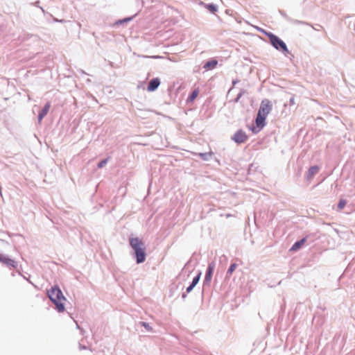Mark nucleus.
I'll list each match as a JSON object with an SVG mask.
<instances>
[{
    "label": "nucleus",
    "instance_id": "nucleus-2",
    "mask_svg": "<svg viewBox=\"0 0 355 355\" xmlns=\"http://www.w3.org/2000/svg\"><path fill=\"white\" fill-rule=\"evenodd\" d=\"M47 295L55 304V309L59 312H63L64 311V304L67 300L60 288L58 286H53L47 291Z\"/></svg>",
    "mask_w": 355,
    "mask_h": 355
},
{
    "label": "nucleus",
    "instance_id": "nucleus-19",
    "mask_svg": "<svg viewBox=\"0 0 355 355\" xmlns=\"http://www.w3.org/2000/svg\"><path fill=\"white\" fill-rule=\"evenodd\" d=\"M237 267L236 263H232L227 271V275H231Z\"/></svg>",
    "mask_w": 355,
    "mask_h": 355
},
{
    "label": "nucleus",
    "instance_id": "nucleus-18",
    "mask_svg": "<svg viewBox=\"0 0 355 355\" xmlns=\"http://www.w3.org/2000/svg\"><path fill=\"white\" fill-rule=\"evenodd\" d=\"M199 94L198 89H194L191 93L189 94L187 101L188 102H192L198 96Z\"/></svg>",
    "mask_w": 355,
    "mask_h": 355
},
{
    "label": "nucleus",
    "instance_id": "nucleus-28",
    "mask_svg": "<svg viewBox=\"0 0 355 355\" xmlns=\"http://www.w3.org/2000/svg\"><path fill=\"white\" fill-rule=\"evenodd\" d=\"M186 297H187V293H182V297L183 299H185V298H186Z\"/></svg>",
    "mask_w": 355,
    "mask_h": 355
},
{
    "label": "nucleus",
    "instance_id": "nucleus-7",
    "mask_svg": "<svg viewBox=\"0 0 355 355\" xmlns=\"http://www.w3.org/2000/svg\"><path fill=\"white\" fill-rule=\"evenodd\" d=\"M266 117L267 116L257 113L256 119H255V123H256L257 127L259 129L256 130V128H251V130L253 132L257 133V132H259L261 129H262L266 125Z\"/></svg>",
    "mask_w": 355,
    "mask_h": 355
},
{
    "label": "nucleus",
    "instance_id": "nucleus-10",
    "mask_svg": "<svg viewBox=\"0 0 355 355\" xmlns=\"http://www.w3.org/2000/svg\"><path fill=\"white\" fill-rule=\"evenodd\" d=\"M202 272L199 271L198 274L193 278L192 282L190 283L189 286L186 288V293H189L194 287L198 284Z\"/></svg>",
    "mask_w": 355,
    "mask_h": 355
},
{
    "label": "nucleus",
    "instance_id": "nucleus-26",
    "mask_svg": "<svg viewBox=\"0 0 355 355\" xmlns=\"http://www.w3.org/2000/svg\"><path fill=\"white\" fill-rule=\"evenodd\" d=\"M279 12H280L282 16H283L285 18H287V15H286V14L284 11L279 10Z\"/></svg>",
    "mask_w": 355,
    "mask_h": 355
},
{
    "label": "nucleus",
    "instance_id": "nucleus-15",
    "mask_svg": "<svg viewBox=\"0 0 355 355\" xmlns=\"http://www.w3.org/2000/svg\"><path fill=\"white\" fill-rule=\"evenodd\" d=\"M200 5H203L211 13L214 14L218 11V6L213 3H205L202 1L200 2Z\"/></svg>",
    "mask_w": 355,
    "mask_h": 355
},
{
    "label": "nucleus",
    "instance_id": "nucleus-17",
    "mask_svg": "<svg viewBox=\"0 0 355 355\" xmlns=\"http://www.w3.org/2000/svg\"><path fill=\"white\" fill-rule=\"evenodd\" d=\"M212 154L213 153L211 152L200 153H198V157H200L204 161H209L211 159Z\"/></svg>",
    "mask_w": 355,
    "mask_h": 355
},
{
    "label": "nucleus",
    "instance_id": "nucleus-23",
    "mask_svg": "<svg viewBox=\"0 0 355 355\" xmlns=\"http://www.w3.org/2000/svg\"><path fill=\"white\" fill-rule=\"evenodd\" d=\"M107 163V159H104L98 163V168L103 167Z\"/></svg>",
    "mask_w": 355,
    "mask_h": 355
},
{
    "label": "nucleus",
    "instance_id": "nucleus-20",
    "mask_svg": "<svg viewBox=\"0 0 355 355\" xmlns=\"http://www.w3.org/2000/svg\"><path fill=\"white\" fill-rule=\"evenodd\" d=\"M139 324L141 327H144L148 331H150V332L153 331V328L149 324V323H148L146 322H140Z\"/></svg>",
    "mask_w": 355,
    "mask_h": 355
},
{
    "label": "nucleus",
    "instance_id": "nucleus-1",
    "mask_svg": "<svg viewBox=\"0 0 355 355\" xmlns=\"http://www.w3.org/2000/svg\"><path fill=\"white\" fill-rule=\"evenodd\" d=\"M129 244L132 249V256L137 264L144 263L146 259V245L138 237H132L129 239Z\"/></svg>",
    "mask_w": 355,
    "mask_h": 355
},
{
    "label": "nucleus",
    "instance_id": "nucleus-6",
    "mask_svg": "<svg viewBox=\"0 0 355 355\" xmlns=\"http://www.w3.org/2000/svg\"><path fill=\"white\" fill-rule=\"evenodd\" d=\"M231 139L236 144H241L248 140V137L245 131H243L242 129H239L233 135Z\"/></svg>",
    "mask_w": 355,
    "mask_h": 355
},
{
    "label": "nucleus",
    "instance_id": "nucleus-3",
    "mask_svg": "<svg viewBox=\"0 0 355 355\" xmlns=\"http://www.w3.org/2000/svg\"><path fill=\"white\" fill-rule=\"evenodd\" d=\"M269 39L271 45L277 51L282 52L285 56L291 54L286 44L274 33L264 30H261Z\"/></svg>",
    "mask_w": 355,
    "mask_h": 355
},
{
    "label": "nucleus",
    "instance_id": "nucleus-24",
    "mask_svg": "<svg viewBox=\"0 0 355 355\" xmlns=\"http://www.w3.org/2000/svg\"><path fill=\"white\" fill-rule=\"evenodd\" d=\"M289 103H290L291 105H294L295 104L294 96H292V97L290 98Z\"/></svg>",
    "mask_w": 355,
    "mask_h": 355
},
{
    "label": "nucleus",
    "instance_id": "nucleus-5",
    "mask_svg": "<svg viewBox=\"0 0 355 355\" xmlns=\"http://www.w3.org/2000/svg\"><path fill=\"white\" fill-rule=\"evenodd\" d=\"M272 105L271 102L268 99L265 98V99L262 100L257 113L267 116L268 114L272 110Z\"/></svg>",
    "mask_w": 355,
    "mask_h": 355
},
{
    "label": "nucleus",
    "instance_id": "nucleus-4",
    "mask_svg": "<svg viewBox=\"0 0 355 355\" xmlns=\"http://www.w3.org/2000/svg\"><path fill=\"white\" fill-rule=\"evenodd\" d=\"M215 268V263L214 261L210 262L208 264L205 278L203 280V287L205 288L207 286H209L211 280L212 278L213 272Z\"/></svg>",
    "mask_w": 355,
    "mask_h": 355
},
{
    "label": "nucleus",
    "instance_id": "nucleus-16",
    "mask_svg": "<svg viewBox=\"0 0 355 355\" xmlns=\"http://www.w3.org/2000/svg\"><path fill=\"white\" fill-rule=\"evenodd\" d=\"M50 107H51L50 103H47L45 105V106L44 107V108L42 109V110L39 113V115H38L39 123H41L43 118L47 114V113L49 111Z\"/></svg>",
    "mask_w": 355,
    "mask_h": 355
},
{
    "label": "nucleus",
    "instance_id": "nucleus-8",
    "mask_svg": "<svg viewBox=\"0 0 355 355\" xmlns=\"http://www.w3.org/2000/svg\"><path fill=\"white\" fill-rule=\"evenodd\" d=\"M0 262L3 263L10 268H15L17 267V263L15 260L1 254H0Z\"/></svg>",
    "mask_w": 355,
    "mask_h": 355
},
{
    "label": "nucleus",
    "instance_id": "nucleus-27",
    "mask_svg": "<svg viewBox=\"0 0 355 355\" xmlns=\"http://www.w3.org/2000/svg\"><path fill=\"white\" fill-rule=\"evenodd\" d=\"M239 80H237V79H236V80H232V85H233V86H234V85H235L237 83H239Z\"/></svg>",
    "mask_w": 355,
    "mask_h": 355
},
{
    "label": "nucleus",
    "instance_id": "nucleus-11",
    "mask_svg": "<svg viewBox=\"0 0 355 355\" xmlns=\"http://www.w3.org/2000/svg\"><path fill=\"white\" fill-rule=\"evenodd\" d=\"M319 170L320 168L317 165L311 166L306 173V179L307 180H311L314 175L318 173Z\"/></svg>",
    "mask_w": 355,
    "mask_h": 355
},
{
    "label": "nucleus",
    "instance_id": "nucleus-25",
    "mask_svg": "<svg viewBox=\"0 0 355 355\" xmlns=\"http://www.w3.org/2000/svg\"><path fill=\"white\" fill-rule=\"evenodd\" d=\"M119 192H121V193H123V194L125 193V191H126L125 187H121L119 188Z\"/></svg>",
    "mask_w": 355,
    "mask_h": 355
},
{
    "label": "nucleus",
    "instance_id": "nucleus-21",
    "mask_svg": "<svg viewBox=\"0 0 355 355\" xmlns=\"http://www.w3.org/2000/svg\"><path fill=\"white\" fill-rule=\"evenodd\" d=\"M246 93V90L244 89H241L239 93L237 94V96L234 100V103H238L240 100V98L242 97V96Z\"/></svg>",
    "mask_w": 355,
    "mask_h": 355
},
{
    "label": "nucleus",
    "instance_id": "nucleus-12",
    "mask_svg": "<svg viewBox=\"0 0 355 355\" xmlns=\"http://www.w3.org/2000/svg\"><path fill=\"white\" fill-rule=\"evenodd\" d=\"M308 236H304L300 240L295 241L291 246L290 251H297L306 243Z\"/></svg>",
    "mask_w": 355,
    "mask_h": 355
},
{
    "label": "nucleus",
    "instance_id": "nucleus-9",
    "mask_svg": "<svg viewBox=\"0 0 355 355\" xmlns=\"http://www.w3.org/2000/svg\"><path fill=\"white\" fill-rule=\"evenodd\" d=\"M160 83L161 82L159 78H152L147 85V91L150 92L155 91L159 87Z\"/></svg>",
    "mask_w": 355,
    "mask_h": 355
},
{
    "label": "nucleus",
    "instance_id": "nucleus-13",
    "mask_svg": "<svg viewBox=\"0 0 355 355\" xmlns=\"http://www.w3.org/2000/svg\"><path fill=\"white\" fill-rule=\"evenodd\" d=\"M217 64L218 60L215 58H211L205 63L203 68L206 70H211L214 69Z\"/></svg>",
    "mask_w": 355,
    "mask_h": 355
},
{
    "label": "nucleus",
    "instance_id": "nucleus-14",
    "mask_svg": "<svg viewBox=\"0 0 355 355\" xmlns=\"http://www.w3.org/2000/svg\"><path fill=\"white\" fill-rule=\"evenodd\" d=\"M134 18V16L127 17L121 19L116 20L114 24H112V26H125L127 23L131 21Z\"/></svg>",
    "mask_w": 355,
    "mask_h": 355
},
{
    "label": "nucleus",
    "instance_id": "nucleus-22",
    "mask_svg": "<svg viewBox=\"0 0 355 355\" xmlns=\"http://www.w3.org/2000/svg\"><path fill=\"white\" fill-rule=\"evenodd\" d=\"M347 202L344 199H340L338 203L337 208L338 210L343 209L346 205Z\"/></svg>",
    "mask_w": 355,
    "mask_h": 355
}]
</instances>
